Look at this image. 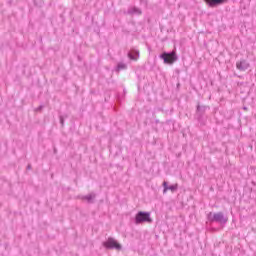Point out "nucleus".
<instances>
[{"mask_svg":"<svg viewBox=\"0 0 256 256\" xmlns=\"http://www.w3.org/2000/svg\"><path fill=\"white\" fill-rule=\"evenodd\" d=\"M208 221H210L211 223L216 222V223H221L222 225H225V223H227V218H225L222 212H217V213L210 212L208 214Z\"/></svg>","mask_w":256,"mask_h":256,"instance_id":"1","label":"nucleus"},{"mask_svg":"<svg viewBox=\"0 0 256 256\" xmlns=\"http://www.w3.org/2000/svg\"><path fill=\"white\" fill-rule=\"evenodd\" d=\"M151 213L140 211L135 216L136 225H140V223H151Z\"/></svg>","mask_w":256,"mask_h":256,"instance_id":"2","label":"nucleus"},{"mask_svg":"<svg viewBox=\"0 0 256 256\" xmlns=\"http://www.w3.org/2000/svg\"><path fill=\"white\" fill-rule=\"evenodd\" d=\"M160 59H163L164 63L171 65L177 60V54L175 52H164L160 55Z\"/></svg>","mask_w":256,"mask_h":256,"instance_id":"3","label":"nucleus"},{"mask_svg":"<svg viewBox=\"0 0 256 256\" xmlns=\"http://www.w3.org/2000/svg\"><path fill=\"white\" fill-rule=\"evenodd\" d=\"M103 245L106 247V249H116L117 251H120L121 249V244H119V242L113 238H109L106 242L103 243Z\"/></svg>","mask_w":256,"mask_h":256,"instance_id":"4","label":"nucleus"},{"mask_svg":"<svg viewBox=\"0 0 256 256\" xmlns=\"http://www.w3.org/2000/svg\"><path fill=\"white\" fill-rule=\"evenodd\" d=\"M249 67L250 64L247 60H240L236 63V69H238V71H247Z\"/></svg>","mask_w":256,"mask_h":256,"instance_id":"5","label":"nucleus"},{"mask_svg":"<svg viewBox=\"0 0 256 256\" xmlns=\"http://www.w3.org/2000/svg\"><path fill=\"white\" fill-rule=\"evenodd\" d=\"M206 5L209 7H219V5H223L227 3V0H204Z\"/></svg>","mask_w":256,"mask_h":256,"instance_id":"6","label":"nucleus"},{"mask_svg":"<svg viewBox=\"0 0 256 256\" xmlns=\"http://www.w3.org/2000/svg\"><path fill=\"white\" fill-rule=\"evenodd\" d=\"M129 59H132L133 61H137L139 59V52L137 50H131L128 53Z\"/></svg>","mask_w":256,"mask_h":256,"instance_id":"7","label":"nucleus"},{"mask_svg":"<svg viewBox=\"0 0 256 256\" xmlns=\"http://www.w3.org/2000/svg\"><path fill=\"white\" fill-rule=\"evenodd\" d=\"M128 15H141V9L137 7H130L128 9Z\"/></svg>","mask_w":256,"mask_h":256,"instance_id":"8","label":"nucleus"},{"mask_svg":"<svg viewBox=\"0 0 256 256\" xmlns=\"http://www.w3.org/2000/svg\"><path fill=\"white\" fill-rule=\"evenodd\" d=\"M83 201H87L88 203H93V199H95V193H90L86 196L82 197Z\"/></svg>","mask_w":256,"mask_h":256,"instance_id":"9","label":"nucleus"},{"mask_svg":"<svg viewBox=\"0 0 256 256\" xmlns=\"http://www.w3.org/2000/svg\"><path fill=\"white\" fill-rule=\"evenodd\" d=\"M123 69H127V64L125 63H119L117 65V71H122Z\"/></svg>","mask_w":256,"mask_h":256,"instance_id":"10","label":"nucleus"},{"mask_svg":"<svg viewBox=\"0 0 256 256\" xmlns=\"http://www.w3.org/2000/svg\"><path fill=\"white\" fill-rule=\"evenodd\" d=\"M177 188H178V185L177 184H175V185H171V186H169L168 187V191H177Z\"/></svg>","mask_w":256,"mask_h":256,"instance_id":"11","label":"nucleus"},{"mask_svg":"<svg viewBox=\"0 0 256 256\" xmlns=\"http://www.w3.org/2000/svg\"><path fill=\"white\" fill-rule=\"evenodd\" d=\"M163 187H164V190H163V193H167V191H169V186L167 185V182H163Z\"/></svg>","mask_w":256,"mask_h":256,"instance_id":"12","label":"nucleus"},{"mask_svg":"<svg viewBox=\"0 0 256 256\" xmlns=\"http://www.w3.org/2000/svg\"><path fill=\"white\" fill-rule=\"evenodd\" d=\"M60 123L63 125V118L60 119Z\"/></svg>","mask_w":256,"mask_h":256,"instance_id":"13","label":"nucleus"},{"mask_svg":"<svg viewBox=\"0 0 256 256\" xmlns=\"http://www.w3.org/2000/svg\"><path fill=\"white\" fill-rule=\"evenodd\" d=\"M36 111H41V106L39 107V108H37V110Z\"/></svg>","mask_w":256,"mask_h":256,"instance_id":"14","label":"nucleus"},{"mask_svg":"<svg viewBox=\"0 0 256 256\" xmlns=\"http://www.w3.org/2000/svg\"><path fill=\"white\" fill-rule=\"evenodd\" d=\"M27 169H31V165H28Z\"/></svg>","mask_w":256,"mask_h":256,"instance_id":"15","label":"nucleus"},{"mask_svg":"<svg viewBox=\"0 0 256 256\" xmlns=\"http://www.w3.org/2000/svg\"><path fill=\"white\" fill-rule=\"evenodd\" d=\"M200 106L197 107V110L199 111Z\"/></svg>","mask_w":256,"mask_h":256,"instance_id":"16","label":"nucleus"}]
</instances>
